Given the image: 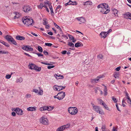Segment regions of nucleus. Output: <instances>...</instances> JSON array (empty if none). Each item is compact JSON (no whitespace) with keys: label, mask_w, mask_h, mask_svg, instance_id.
Returning <instances> with one entry per match:
<instances>
[{"label":"nucleus","mask_w":131,"mask_h":131,"mask_svg":"<svg viewBox=\"0 0 131 131\" xmlns=\"http://www.w3.org/2000/svg\"><path fill=\"white\" fill-rule=\"evenodd\" d=\"M23 81V79L21 77H20L16 81V82L17 83H21Z\"/></svg>","instance_id":"bb28decb"},{"label":"nucleus","mask_w":131,"mask_h":131,"mask_svg":"<svg viewBox=\"0 0 131 131\" xmlns=\"http://www.w3.org/2000/svg\"><path fill=\"white\" fill-rule=\"evenodd\" d=\"M97 57L100 59H102L103 58V56L102 54H99L97 56Z\"/></svg>","instance_id":"37998d69"},{"label":"nucleus","mask_w":131,"mask_h":131,"mask_svg":"<svg viewBox=\"0 0 131 131\" xmlns=\"http://www.w3.org/2000/svg\"><path fill=\"white\" fill-rule=\"evenodd\" d=\"M31 8L29 6H24L23 8V10L26 12L31 11Z\"/></svg>","instance_id":"1a4fd4ad"},{"label":"nucleus","mask_w":131,"mask_h":131,"mask_svg":"<svg viewBox=\"0 0 131 131\" xmlns=\"http://www.w3.org/2000/svg\"><path fill=\"white\" fill-rule=\"evenodd\" d=\"M28 68L30 69H34L35 70L36 68H37V67L33 63H31L28 65Z\"/></svg>","instance_id":"f8f14e48"},{"label":"nucleus","mask_w":131,"mask_h":131,"mask_svg":"<svg viewBox=\"0 0 131 131\" xmlns=\"http://www.w3.org/2000/svg\"><path fill=\"white\" fill-rule=\"evenodd\" d=\"M39 91H40V92H39V93H38V94L39 95H42L43 94V90H41L40 87H39Z\"/></svg>","instance_id":"7c9ffc66"},{"label":"nucleus","mask_w":131,"mask_h":131,"mask_svg":"<svg viewBox=\"0 0 131 131\" xmlns=\"http://www.w3.org/2000/svg\"><path fill=\"white\" fill-rule=\"evenodd\" d=\"M22 20L24 24L28 27L32 26L34 24V22L32 19L28 16H26L25 18H22Z\"/></svg>","instance_id":"f03ea898"},{"label":"nucleus","mask_w":131,"mask_h":131,"mask_svg":"<svg viewBox=\"0 0 131 131\" xmlns=\"http://www.w3.org/2000/svg\"><path fill=\"white\" fill-rule=\"evenodd\" d=\"M102 105L104 106V107L107 110L110 111L109 110V108L107 106V105L104 103L103 102L102 103Z\"/></svg>","instance_id":"393cba45"},{"label":"nucleus","mask_w":131,"mask_h":131,"mask_svg":"<svg viewBox=\"0 0 131 131\" xmlns=\"http://www.w3.org/2000/svg\"><path fill=\"white\" fill-rule=\"evenodd\" d=\"M106 128V127L105 125H102L101 128L102 131H105Z\"/></svg>","instance_id":"4c0bfd02"},{"label":"nucleus","mask_w":131,"mask_h":131,"mask_svg":"<svg viewBox=\"0 0 131 131\" xmlns=\"http://www.w3.org/2000/svg\"><path fill=\"white\" fill-rule=\"evenodd\" d=\"M50 10H51V14L52 15H53L54 13L53 11V10L52 9H50Z\"/></svg>","instance_id":"0e129e2a"},{"label":"nucleus","mask_w":131,"mask_h":131,"mask_svg":"<svg viewBox=\"0 0 131 131\" xmlns=\"http://www.w3.org/2000/svg\"><path fill=\"white\" fill-rule=\"evenodd\" d=\"M124 93H125V96L126 97L127 99L129 98L130 97L128 96V94L127 93V92L126 89H125V90L124 92Z\"/></svg>","instance_id":"72a5a7b5"},{"label":"nucleus","mask_w":131,"mask_h":131,"mask_svg":"<svg viewBox=\"0 0 131 131\" xmlns=\"http://www.w3.org/2000/svg\"><path fill=\"white\" fill-rule=\"evenodd\" d=\"M35 70L37 71H39L41 70V68L37 67V68H36Z\"/></svg>","instance_id":"ea45409f"},{"label":"nucleus","mask_w":131,"mask_h":131,"mask_svg":"<svg viewBox=\"0 0 131 131\" xmlns=\"http://www.w3.org/2000/svg\"><path fill=\"white\" fill-rule=\"evenodd\" d=\"M112 99L114 101V103H116L117 102V100L116 98H115L114 96H112Z\"/></svg>","instance_id":"a19ab883"},{"label":"nucleus","mask_w":131,"mask_h":131,"mask_svg":"<svg viewBox=\"0 0 131 131\" xmlns=\"http://www.w3.org/2000/svg\"><path fill=\"white\" fill-rule=\"evenodd\" d=\"M22 49L27 51H32L33 50V49L30 46L26 45L22 47Z\"/></svg>","instance_id":"6e6552de"},{"label":"nucleus","mask_w":131,"mask_h":131,"mask_svg":"<svg viewBox=\"0 0 131 131\" xmlns=\"http://www.w3.org/2000/svg\"><path fill=\"white\" fill-rule=\"evenodd\" d=\"M47 110L48 111H50L52 110L53 109V108L50 106H47Z\"/></svg>","instance_id":"c756f323"},{"label":"nucleus","mask_w":131,"mask_h":131,"mask_svg":"<svg viewBox=\"0 0 131 131\" xmlns=\"http://www.w3.org/2000/svg\"><path fill=\"white\" fill-rule=\"evenodd\" d=\"M81 43L80 42H78L76 43L75 45V46L76 47H79L80 46H81Z\"/></svg>","instance_id":"c85d7f7f"},{"label":"nucleus","mask_w":131,"mask_h":131,"mask_svg":"<svg viewBox=\"0 0 131 131\" xmlns=\"http://www.w3.org/2000/svg\"><path fill=\"white\" fill-rule=\"evenodd\" d=\"M55 66H48L47 68L48 69H50L52 68H53Z\"/></svg>","instance_id":"603ef678"},{"label":"nucleus","mask_w":131,"mask_h":131,"mask_svg":"<svg viewBox=\"0 0 131 131\" xmlns=\"http://www.w3.org/2000/svg\"><path fill=\"white\" fill-rule=\"evenodd\" d=\"M117 128H115L114 127H113V131H117Z\"/></svg>","instance_id":"680f3d73"},{"label":"nucleus","mask_w":131,"mask_h":131,"mask_svg":"<svg viewBox=\"0 0 131 131\" xmlns=\"http://www.w3.org/2000/svg\"><path fill=\"white\" fill-rule=\"evenodd\" d=\"M47 19L46 18H43V25H47L48 23L47 21Z\"/></svg>","instance_id":"cd10ccee"},{"label":"nucleus","mask_w":131,"mask_h":131,"mask_svg":"<svg viewBox=\"0 0 131 131\" xmlns=\"http://www.w3.org/2000/svg\"><path fill=\"white\" fill-rule=\"evenodd\" d=\"M48 5H49V8L50 9H52V6L50 4H48Z\"/></svg>","instance_id":"774afa93"},{"label":"nucleus","mask_w":131,"mask_h":131,"mask_svg":"<svg viewBox=\"0 0 131 131\" xmlns=\"http://www.w3.org/2000/svg\"><path fill=\"white\" fill-rule=\"evenodd\" d=\"M68 36L70 38V40H72L73 39H74V37L73 36H72L71 35H70L69 34H68Z\"/></svg>","instance_id":"58836bf2"},{"label":"nucleus","mask_w":131,"mask_h":131,"mask_svg":"<svg viewBox=\"0 0 131 131\" xmlns=\"http://www.w3.org/2000/svg\"><path fill=\"white\" fill-rule=\"evenodd\" d=\"M5 38L8 41L10 42L13 38L9 35H7L6 36Z\"/></svg>","instance_id":"dca6fc26"},{"label":"nucleus","mask_w":131,"mask_h":131,"mask_svg":"<svg viewBox=\"0 0 131 131\" xmlns=\"http://www.w3.org/2000/svg\"><path fill=\"white\" fill-rule=\"evenodd\" d=\"M14 111L16 112V113L18 115H21L23 114V111L20 109L17 108H16Z\"/></svg>","instance_id":"9d476101"},{"label":"nucleus","mask_w":131,"mask_h":131,"mask_svg":"<svg viewBox=\"0 0 131 131\" xmlns=\"http://www.w3.org/2000/svg\"><path fill=\"white\" fill-rule=\"evenodd\" d=\"M33 91L35 92L36 93H39L38 90L36 89H34L33 90Z\"/></svg>","instance_id":"de8ad7c7"},{"label":"nucleus","mask_w":131,"mask_h":131,"mask_svg":"<svg viewBox=\"0 0 131 131\" xmlns=\"http://www.w3.org/2000/svg\"><path fill=\"white\" fill-rule=\"evenodd\" d=\"M97 8H100L101 12L103 14H107L110 11L108 5L106 4H101L98 5Z\"/></svg>","instance_id":"f257e3e1"},{"label":"nucleus","mask_w":131,"mask_h":131,"mask_svg":"<svg viewBox=\"0 0 131 131\" xmlns=\"http://www.w3.org/2000/svg\"><path fill=\"white\" fill-rule=\"evenodd\" d=\"M15 14L16 15L14 17V19L18 18L20 17V15L19 14V13L17 12H14Z\"/></svg>","instance_id":"6ab92c4d"},{"label":"nucleus","mask_w":131,"mask_h":131,"mask_svg":"<svg viewBox=\"0 0 131 131\" xmlns=\"http://www.w3.org/2000/svg\"><path fill=\"white\" fill-rule=\"evenodd\" d=\"M43 6V5L40 4L38 6V7L40 9H41L42 8Z\"/></svg>","instance_id":"09e8293b"},{"label":"nucleus","mask_w":131,"mask_h":131,"mask_svg":"<svg viewBox=\"0 0 131 131\" xmlns=\"http://www.w3.org/2000/svg\"><path fill=\"white\" fill-rule=\"evenodd\" d=\"M100 90V88H96L95 90V93H96L97 92V91Z\"/></svg>","instance_id":"6e6d98bb"},{"label":"nucleus","mask_w":131,"mask_h":131,"mask_svg":"<svg viewBox=\"0 0 131 131\" xmlns=\"http://www.w3.org/2000/svg\"><path fill=\"white\" fill-rule=\"evenodd\" d=\"M36 54L38 55L39 57H42L43 56V55L42 54L40 53H37Z\"/></svg>","instance_id":"49530a36"},{"label":"nucleus","mask_w":131,"mask_h":131,"mask_svg":"<svg viewBox=\"0 0 131 131\" xmlns=\"http://www.w3.org/2000/svg\"><path fill=\"white\" fill-rule=\"evenodd\" d=\"M114 14L115 15H116V14H117L118 12V11L116 9H115L114 10Z\"/></svg>","instance_id":"864d4df0"},{"label":"nucleus","mask_w":131,"mask_h":131,"mask_svg":"<svg viewBox=\"0 0 131 131\" xmlns=\"http://www.w3.org/2000/svg\"><path fill=\"white\" fill-rule=\"evenodd\" d=\"M28 111H33L36 110V108L35 107H30L27 108Z\"/></svg>","instance_id":"f3484780"},{"label":"nucleus","mask_w":131,"mask_h":131,"mask_svg":"<svg viewBox=\"0 0 131 131\" xmlns=\"http://www.w3.org/2000/svg\"><path fill=\"white\" fill-rule=\"evenodd\" d=\"M65 93L64 92L62 91L59 92L57 94V99L59 100H62L65 97Z\"/></svg>","instance_id":"20e7f679"},{"label":"nucleus","mask_w":131,"mask_h":131,"mask_svg":"<svg viewBox=\"0 0 131 131\" xmlns=\"http://www.w3.org/2000/svg\"><path fill=\"white\" fill-rule=\"evenodd\" d=\"M53 89L55 91H60L59 86L57 85H55L53 87Z\"/></svg>","instance_id":"a211bd4d"},{"label":"nucleus","mask_w":131,"mask_h":131,"mask_svg":"<svg viewBox=\"0 0 131 131\" xmlns=\"http://www.w3.org/2000/svg\"><path fill=\"white\" fill-rule=\"evenodd\" d=\"M125 15V18H128L131 20V14L128 12L126 13Z\"/></svg>","instance_id":"2eb2a0df"},{"label":"nucleus","mask_w":131,"mask_h":131,"mask_svg":"<svg viewBox=\"0 0 131 131\" xmlns=\"http://www.w3.org/2000/svg\"><path fill=\"white\" fill-rule=\"evenodd\" d=\"M16 39L18 40H25V38L24 36L20 35H17L16 36Z\"/></svg>","instance_id":"9b49d317"},{"label":"nucleus","mask_w":131,"mask_h":131,"mask_svg":"<svg viewBox=\"0 0 131 131\" xmlns=\"http://www.w3.org/2000/svg\"><path fill=\"white\" fill-rule=\"evenodd\" d=\"M46 26V29H48L50 28V26L49 25H45Z\"/></svg>","instance_id":"69168bd1"},{"label":"nucleus","mask_w":131,"mask_h":131,"mask_svg":"<svg viewBox=\"0 0 131 131\" xmlns=\"http://www.w3.org/2000/svg\"><path fill=\"white\" fill-rule=\"evenodd\" d=\"M31 95L30 94H27L26 96V98H29L31 97Z\"/></svg>","instance_id":"3c124183"},{"label":"nucleus","mask_w":131,"mask_h":131,"mask_svg":"<svg viewBox=\"0 0 131 131\" xmlns=\"http://www.w3.org/2000/svg\"><path fill=\"white\" fill-rule=\"evenodd\" d=\"M77 4V3L76 2H73L72 3V5H76Z\"/></svg>","instance_id":"338daca9"},{"label":"nucleus","mask_w":131,"mask_h":131,"mask_svg":"<svg viewBox=\"0 0 131 131\" xmlns=\"http://www.w3.org/2000/svg\"><path fill=\"white\" fill-rule=\"evenodd\" d=\"M76 19L80 21L81 23H84L85 22V19L82 17L77 18Z\"/></svg>","instance_id":"4468645a"},{"label":"nucleus","mask_w":131,"mask_h":131,"mask_svg":"<svg viewBox=\"0 0 131 131\" xmlns=\"http://www.w3.org/2000/svg\"><path fill=\"white\" fill-rule=\"evenodd\" d=\"M16 113L15 112H12V116H16Z\"/></svg>","instance_id":"e2e57ef3"},{"label":"nucleus","mask_w":131,"mask_h":131,"mask_svg":"<svg viewBox=\"0 0 131 131\" xmlns=\"http://www.w3.org/2000/svg\"><path fill=\"white\" fill-rule=\"evenodd\" d=\"M93 110L96 112L101 114L102 115H104V112L102 111H101L100 110V107L97 106H94L93 107Z\"/></svg>","instance_id":"39448f33"},{"label":"nucleus","mask_w":131,"mask_h":131,"mask_svg":"<svg viewBox=\"0 0 131 131\" xmlns=\"http://www.w3.org/2000/svg\"><path fill=\"white\" fill-rule=\"evenodd\" d=\"M14 45L16 46L17 45V43L16 41L14 40V39L13 38L11 41H10Z\"/></svg>","instance_id":"a878e982"},{"label":"nucleus","mask_w":131,"mask_h":131,"mask_svg":"<svg viewBox=\"0 0 131 131\" xmlns=\"http://www.w3.org/2000/svg\"><path fill=\"white\" fill-rule=\"evenodd\" d=\"M70 126V124H68L66 125H63V127H64V129H65V128H68Z\"/></svg>","instance_id":"f704fd0d"},{"label":"nucleus","mask_w":131,"mask_h":131,"mask_svg":"<svg viewBox=\"0 0 131 131\" xmlns=\"http://www.w3.org/2000/svg\"><path fill=\"white\" fill-rule=\"evenodd\" d=\"M116 108H117V110L118 111H120V110L119 109V108H118V105H117V103H116Z\"/></svg>","instance_id":"13d9d810"},{"label":"nucleus","mask_w":131,"mask_h":131,"mask_svg":"<svg viewBox=\"0 0 131 131\" xmlns=\"http://www.w3.org/2000/svg\"><path fill=\"white\" fill-rule=\"evenodd\" d=\"M40 122L44 125H47L48 124V120L46 118L42 117L40 119Z\"/></svg>","instance_id":"423d86ee"},{"label":"nucleus","mask_w":131,"mask_h":131,"mask_svg":"<svg viewBox=\"0 0 131 131\" xmlns=\"http://www.w3.org/2000/svg\"><path fill=\"white\" fill-rule=\"evenodd\" d=\"M78 109L76 107H70L68 109V112L71 115H75L78 112Z\"/></svg>","instance_id":"7ed1b4c3"},{"label":"nucleus","mask_w":131,"mask_h":131,"mask_svg":"<svg viewBox=\"0 0 131 131\" xmlns=\"http://www.w3.org/2000/svg\"><path fill=\"white\" fill-rule=\"evenodd\" d=\"M0 42L7 47H8L9 46V45L7 43H6L5 42L2 40H0Z\"/></svg>","instance_id":"412c9836"},{"label":"nucleus","mask_w":131,"mask_h":131,"mask_svg":"<svg viewBox=\"0 0 131 131\" xmlns=\"http://www.w3.org/2000/svg\"><path fill=\"white\" fill-rule=\"evenodd\" d=\"M41 63L42 64H45V65H47L50 66V65H51V64H50V63H47L44 62H41Z\"/></svg>","instance_id":"a18cd8bd"},{"label":"nucleus","mask_w":131,"mask_h":131,"mask_svg":"<svg viewBox=\"0 0 131 131\" xmlns=\"http://www.w3.org/2000/svg\"><path fill=\"white\" fill-rule=\"evenodd\" d=\"M118 73L115 72L114 74V77L115 78L118 79L119 78V77L118 76Z\"/></svg>","instance_id":"b1692460"},{"label":"nucleus","mask_w":131,"mask_h":131,"mask_svg":"<svg viewBox=\"0 0 131 131\" xmlns=\"http://www.w3.org/2000/svg\"><path fill=\"white\" fill-rule=\"evenodd\" d=\"M8 52L7 51H3V54H8Z\"/></svg>","instance_id":"bf43d9fd"},{"label":"nucleus","mask_w":131,"mask_h":131,"mask_svg":"<svg viewBox=\"0 0 131 131\" xmlns=\"http://www.w3.org/2000/svg\"><path fill=\"white\" fill-rule=\"evenodd\" d=\"M68 45L72 47H74V44L71 42H69Z\"/></svg>","instance_id":"c9c22d12"},{"label":"nucleus","mask_w":131,"mask_h":131,"mask_svg":"<svg viewBox=\"0 0 131 131\" xmlns=\"http://www.w3.org/2000/svg\"><path fill=\"white\" fill-rule=\"evenodd\" d=\"M38 50L39 52H42L43 51L42 49V48L40 46H38Z\"/></svg>","instance_id":"473e14b6"},{"label":"nucleus","mask_w":131,"mask_h":131,"mask_svg":"<svg viewBox=\"0 0 131 131\" xmlns=\"http://www.w3.org/2000/svg\"><path fill=\"white\" fill-rule=\"evenodd\" d=\"M43 53L45 55H47L48 54V53L46 50H44L43 51Z\"/></svg>","instance_id":"5fc2aeb1"},{"label":"nucleus","mask_w":131,"mask_h":131,"mask_svg":"<svg viewBox=\"0 0 131 131\" xmlns=\"http://www.w3.org/2000/svg\"><path fill=\"white\" fill-rule=\"evenodd\" d=\"M121 67H119L117 68L116 69V70L117 71H119Z\"/></svg>","instance_id":"4d7b16f0"},{"label":"nucleus","mask_w":131,"mask_h":131,"mask_svg":"<svg viewBox=\"0 0 131 131\" xmlns=\"http://www.w3.org/2000/svg\"><path fill=\"white\" fill-rule=\"evenodd\" d=\"M72 1L71 0H69V2L67 3H66L65 5L66 6H67L68 5H72Z\"/></svg>","instance_id":"2f4dec72"},{"label":"nucleus","mask_w":131,"mask_h":131,"mask_svg":"<svg viewBox=\"0 0 131 131\" xmlns=\"http://www.w3.org/2000/svg\"><path fill=\"white\" fill-rule=\"evenodd\" d=\"M102 85L104 86V95L105 96L107 94V87L105 85L103 84H102Z\"/></svg>","instance_id":"4be33fe9"},{"label":"nucleus","mask_w":131,"mask_h":131,"mask_svg":"<svg viewBox=\"0 0 131 131\" xmlns=\"http://www.w3.org/2000/svg\"><path fill=\"white\" fill-rule=\"evenodd\" d=\"M45 45L49 47H50L52 45V44L50 43H45Z\"/></svg>","instance_id":"c03bdc74"},{"label":"nucleus","mask_w":131,"mask_h":131,"mask_svg":"<svg viewBox=\"0 0 131 131\" xmlns=\"http://www.w3.org/2000/svg\"><path fill=\"white\" fill-rule=\"evenodd\" d=\"M108 33L107 32L103 31L100 34V35L101 36V38H105L106 37V35L108 34Z\"/></svg>","instance_id":"ddd939ff"},{"label":"nucleus","mask_w":131,"mask_h":131,"mask_svg":"<svg viewBox=\"0 0 131 131\" xmlns=\"http://www.w3.org/2000/svg\"><path fill=\"white\" fill-rule=\"evenodd\" d=\"M92 2L90 1H88L84 3L83 5H92Z\"/></svg>","instance_id":"aec40b11"},{"label":"nucleus","mask_w":131,"mask_h":131,"mask_svg":"<svg viewBox=\"0 0 131 131\" xmlns=\"http://www.w3.org/2000/svg\"><path fill=\"white\" fill-rule=\"evenodd\" d=\"M12 74V73L10 75L8 74L6 75L5 76V78L7 79H9L11 77V75Z\"/></svg>","instance_id":"e433bc0d"},{"label":"nucleus","mask_w":131,"mask_h":131,"mask_svg":"<svg viewBox=\"0 0 131 131\" xmlns=\"http://www.w3.org/2000/svg\"><path fill=\"white\" fill-rule=\"evenodd\" d=\"M61 8V6H60V5H58V6L57 7V8H56V10H55V12L56 13L57 12H56V10L57 9H59V8Z\"/></svg>","instance_id":"8fccbe9b"},{"label":"nucleus","mask_w":131,"mask_h":131,"mask_svg":"<svg viewBox=\"0 0 131 131\" xmlns=\"http://www.w3.org/2000/svg\"><path fill=\"white\" fill-rule=\"evenodd\" d=\"M102 78V76L100 75L97 77L96 78L92 79L91 80V83H95L99 81V79Z\"/></svg>","instance_id":"0eeeda50"},{"label":"nucleus","mask_w":131,"mask_h":131,"mask_svg":"<svg viewBox=\"0 0 131 131\" xmlns=\"http://www.w3.org/2000/svg\"><path fill=\"white\" fill-rule=\"evenodd\" d=\"M64 129V127L63 125L59 127L57 129L56 131H62Z\"/></svg>","instance_id":"5701e85b"},{"label":"nucleus","mask_w":131,"mask_h":131,"mask_svg":"<svg viewBox=\"0 0 131 131\" xmlns=\"http://www.w3.org/2000/svg\"><path fill=\"white\" fill-rule=\"evenodd\" d=\"M66 88V86H59V89H60V91L62 90L63 89H64Z\"/></svg>","instance_id":"79ce46f5"},{"label":"nucleus","mask_w":131,"mask_h":131,"mask_svg":"<svg viewBox=\"0 0 131 131\" xmlns=\"http://www.w3.org/2000/svg\"><path fill=\"white\" fill-rule=\"evenodd\" d=\"M67 52V51L66 50H64L62 52H61V53L63 54H66V53Z\"/></svg>","instance_id":"052dcab7"}]
</instances>
